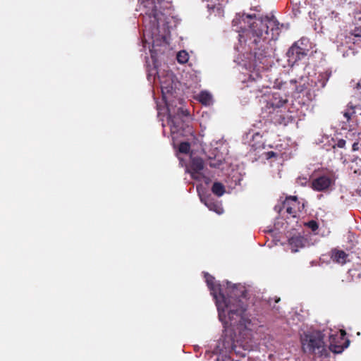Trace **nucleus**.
I'll return each instance as SVG.
<instances>
[{
	"label": "nucleus",
	"instance_id": "nucleus-1",
	"mask_svg": "<svg viewBox=\"0 0 361 361\" xmlns=\"http://www.w3.org/2000/svg\"><path fill=\"white\" fill-rule=\"evenodd\" d=\"M204 278L215 300L219 319L230 326L248 329L251 320L246 315L247 305L244 301L247 297L245 288L240 285H233L228 288L226 296L221 285L215 282L214 276L205 273Z\"/></svg>",
	"mask_w": 361,
	"mask_h": 361
},
{
	"label": "nucleus",
	"instance_id": "nucleus-2",
	"mask_svg": "<svg viewBox=\"0 0 361 361\" xmlns=\"http://www.w3.org/2000/svg\"><path fill=\"white\" fill-rule=\"evenodd\" d=\"M281 32L279 23L274 17L255 18L248 29L238 35L239 42L247 46L256 63L268 66L274 49L272 41L278 39Z\"/></svg>",
	"mask_w": 361,
	"mask_h": 361
},
{
	"label": "nucleus",
	"instance_id": "nucleus-3",
	"mask_svg": "<svg viewBox=\"0 0 361 361\" xmlns=\"http://www.w3.org/2000/svg\"><path fill=\"white\" fill-rule=\"evenodd\" d=\"M183 104L169 103L166 105L168 111L169 125L172 133H180L188 128L187 124L189 120V112L184 109Z\"/></svg>",
	"mask_w": 361,
	"mask_h": 361
},
{
	"label": "nucleus",
	"instance_id": "nucleus-4",
	"mask_svg": "<svg viewBox=\"0 0 361 361\" xmlns=\"http://www.w3.org/2000/svg\"><path fill=\"white\" fill-rule=\"evenodd\" d=\"M302 348L304 353L313 354L318 357H326L328 350L324 341V334L314 331L304 334L301 338Z\"/></svg>",
	"mask_w": 361,
	"mask_h": 361
},
{
	"label": "nucleus",
	"instance_id": "nucleus-5",
	"mask_svg": "<svg viewBox=\"0 0 361 361\" xmlns=\"http://www.w3.org/2000/svg\"><path fill=\"white\" fill-rule=\"evenodd\" d=\"M158 78L161 85L162 98L166 105L169 103L181 104L183 99L178 97L177 84L175 75L171 71L167 72L165 75H161L157 72Z\"/></svg>",
	"mask_w": 361,
	"mask_h": 361
},
{
	"label": "nucleus",
	"instance_id": "nucleus-6",
	"mask_svg": "<svg viewBox=\"0 0 361 361\" xmlns=\"http://www.w3.org/2000/svg\"><path fill=\"white\" fill-rule=\"evenodd\" d=\"M145 8L143 23L145 31L147 30L152 34L159 32L160 16H162L153 0H145L142 2Z\"/></svg>",
	"mask_w": 361,
	"mask_h": 361
},
{
	"label": "nucleus",
	"instance_id": "nucleus-7",
	"mask_svg": "<svg viewBox=\"0 0 361 361\" xmlns=\"http://www.w3.org/2000/svg\"><path fill=\"white\" fill-rule=\"evenodd\" d=\"M301 207H303V205H300L296 196H289L283 202L282 206H276L275 209L280 212L283 209L288 214L295 217L298 213L300 212Z\"/></svg>",
	"mask_w": 361,
	"mask_h": 361
},
{
	"label": "nucleus",
	"instance_id": "nucleus-8",
	"mask_svg": "<svg viewBox=\"0 0 361 361\" xmlns=\"http://www.w3.org/2000/svg\"><path fill=\"white\" fill-rule=\"evenodd\" d=\"M334 183L332 175H322L312 180L311 188L315 191H326Z\"/></svg>",
	"mask_w": 361,
	"mask_h": 361
},
{
	"label": "nucleus",
	"instance_id": "nucleus-9",
	"mask_svg": "<svg viewBox=\"0 0 361 361\" xmlns=\"http://www.w3.org/2000/svg\"><path fill=\"white\" fill-rule=\"evenodd\" d=\"M286 55L288 62L295 63L302 59L307 55V51L305 49L299 47L296 42L289 48Z\"/></svg>",
	"mask_w": 361,
	"mask_h": 361
},
{
	"label": "nucleus",
	"instance_id": "nucleus-10",
	"mask_svg": "<svg viewBox=\"0 0 361 361\" xmlns=\"http://www.w3.org/2000/svg\"><path fill=\"white\" fill-rule=\"evenodd\" d=\"M269 119L276 125L287 126L290 121V117L282 109L276 111H267Z\"/></svg>",
	"mask_w": 361,
	"mask_h": 361
},
{
	"label": "nucleus",
	"instance_id": "nucleus-11",
	"mask_svg": "<svg viewBox=\"0 0 361 361\" xmlns=\"http://www.w3.org/2000/svg\"><path fill=\"white\" fill-rule=\"evenodd\" d=\"M287 99H283L279 93H274L267 102L264 106L265 111H276L282 109L286 104Z\"/></svg>",
	"mask_w": 361,
	"mask_h": 361
},
{
	"label": "nucleus",
	"instance_id": "nucleus-12",
	"mask_svg": "<svg viewBox=\"0 0 361 361\" xmlns=\"http://www.w3.org/2000/svg\"><path fill=\"white\" fill-rule=\"evenodd\" d=\"M204 169V161L200 157H193L190 164V172L193 179L200 180L202 174L201 171Z\"/></svg>",
	"mask_w": 361,
	"mask_h": 361
},
{
	"label": "nucleus",
	"instance_id": "nucleus-13",
	"mask_svg": "<svg viewBox=\"0 0 361 361\" xmlns=\"http://www.w3.org/2000/svg\"><path fill=\"white\" fill-rule=\"evenodd\" d=\"M307 243V239L302 235H294L288 240V244L293 252H296L299 249L304 247Z\"/></svg>",
	"mask_w": 361,
	"mask_h": 361
},
{
	"label": "nucleus",
	"instance_id": "nucleus-14",
	"mask_svg": "<svg viewBox=\"0 0 361 361\" xmlns=\"http://www.w3.org/2000/svg\"><path fill=\"white\" fill-rule=\"evenodd\" d=\"M329 256L333 262L344 264L347 261L348 255L346 254L343 250L334 248L330 251Z\"/></svg>",
	"mask_w": 361,
	"mask_h": 361
},
{
	"label": "nucleus",
	"instance_id": "nucleus-15",
	"mask_svg": "<svg viewBox=\"0 0 361 361\" xmlns=\"http://www.w3.org/2000/svg\"><path fill=\"white\" fill-rule=\"evenodd\" d=\"M198 100L204 105H210L212 102V97L210 93L202 91L197 96Z\"/></svg>",
	"mask_w": 361,
	"mask_h": 361
},
{
	"label": "nucleus",
	"instance_id": "nucleus-16",
	"mask_svg": "<svg viewBox=\"0 0 361 361\" xmlns=\"http://www.w3.org/2000/svg\"><path fill=\"white\" fill-rule=\"evenodd\" d=\"M212 191L217 197H221L225 193L226 190L221 183L214 182L212 187Z\"/></svg>",
	"mask_w": 361,
	"mask_h": 361
},
{
	"label": "nucleus",
	"instance_id": "nucleus-17",
	"mask_svg": "<svg viewBox=\"0 0 361 361\" xmlns=\"http://www.w3.org/2000/svg\"><path fill=\"white\" fill-rule=\"evenodd\" d=\"M330 338L331 339V341L330 345H329V350L331 351H332L333 353H341L343 352L344 348L347 347V345H341L334 344L333 343V341L335 339V337H334L333 336H331Z\"/></svg>",
	"mask_w": 361,
	"mask_h": 361
},
{
	"label": "nucleus",
	"instance_id": "nucleus-18",
	"mask_svg": "<svg viewBox=\"0 0 361 361\" xmlns=\"http://www.w3.org/2000/svg\"><path fill=\"white\" fill-rule=\"evenodd\" d=\"M290 82L295 86V91L298 93L302 92L307 88L306 84L305 82L302 83V78L300 79L299 81L296 80H290Z\"/></svg>",
	"mask_w": 361,
	"mask_h": 361
},
{
	"label": "nucleus",
	"instance_id": "nucleus-19",
	"mask_svg": "<svg viewBox=\"0 0 361 361\" xmlns=\"http://www.w3.org/2000/svg\"><path fill=\"white\" fill-rule=\"evenodd\" d=\"M331 76L330 72L322 73L318 76V82L320 83L321 87H324Z\"/></svg>",
	"mask_w": 361,
	"mask_h": 361
},
{
	"label": "nucleus",
	"instance_id": "nucleus-20",
	"mask_svg": "<svg viewBox=\"0 0 361 361\" xmlns=\"http://www.w3.org/2000/svg\"><path fill=\"white\" fill-rule=\"evenodd\" d=\"M176 59L178 63L183 64L188 61L189 55L188 52L184 50L180 51L177 54Z\"/></svg>",
	"mask_w": 361,
	"mask_h": 361
},
{
	"label": "nucleus",
	"instance_id": "nucleus-21",
	"mask_svg": "<svg viewBox=\"0 0 361 361\" xmlns=\"http://www.w3.org/2000/svg\"><path fill=\"white\" fill-rule=\"evenodd\" d=\"M350 36L353 37V40H360L361 39V28L355 27L352 32H350Z\"/></svg>",
	"mask_w": 361,
	"mask_h": 361
},
{
	"label": "nucleus",
	"instance_id": "nucleus-22",
	"mask_svg": "<svg viewBox=\"0 0 361 361\" xmlns=\"http://www.w3.org/2000/svg\"><path fill=\"white\" fill-rule=\"evenodd\" d=\"M190 149V145L188 142H184L179 145L178 150L181 153L187 154Z\"/></svg>",
	"mask_w": 361,
	"mask_h": 361
},
{
	"label": "nucleus",
	"instance_id": "nucleus-23",
	"mask_svg": "<svg viewBox=\"0 0 361 361\" xmlns=\"http://www.w3.org/2000/svg\"><path fill=\"white\" fill-rule=\"evenodd\" d=\"M205 204L208 207V208L210 210H214L219 214L221 213V212L220 210H221L222 209L220 208L218 204H216V203L210 202V203H205Z\"/></svg>",
	"mask_w": 361,
	"mask_h": 361
},
{
	"label": "nucleus",
	"instance_id": "nucleus-24",
	"mask_svg": "<svg viewBox=\"0 0 361 361\" xmlns=\"http://www.w3.org/2000/svg\"><path fill=\"white\" fill-rule=\"evenodd\" d=\"M350 109H351V111L348 110L343 113V116L345 117V118L346 119V121L348 123L350 122V121L351 120L352 116L355 114L354 107L351 106Z\"/></svg>",
	"mask_w": 361,
	"mask_h": 361
},
{
	"label": "nucleus",
	"instance_id": "nucleus-25",
	"mask_svg": "<svg viewBox=\"0 0 361 361\" xmlns=\"http://www.w3.org/2000/svg\"><path fill=\"white\" fill-rule=\"evenodd\" d=\"M346 144V141L343 139H340L336 143V146L339 148H344Z\"/></svg>",
	"mask_w": 361,
	"mask_h": 361
},
{
	"label": "nucleus",
	"instance_id": "nucleus-26",
	"mask_svg": "<svg viewBox=\"0 0 361 361\" xmlns=\"http://www.w3.org/2000/svg\"><path fill=\"white\" fill-rule=\"evenodd\" d=\"M308 225L312 231H316L318 228V224L315 221H310Z\"/></svg>",
	"mask_w": 361,
	"mask_h": 361
},
{
	"label": "nucleus",
	"instance_id": "nucleus-27",
	"mask_svg": "<svg viewBox=\"0 0 361 361\" xmlns=\"http://www.w3.org/2000/svg\"><path fill=\"white\" fill-rule=\"evenodd\" d=\"M360 149V144L358 142H355L352 145V149L353 152L357 151Z\"/></svg>",
	"mask_w": 361,
	"mask_h": 361
},
{
	"label": "nucleus",
	"instance_id": "nucleus-28",
	"mask_svg": "<svg viewBox=\"0 0 361 361\" xmlns=\"http://www.w3.org/2000/svg\"><path fill=\"white\" fill-rule=\"evenodd\" d=\"M204 180V183L206 184H209V182H210V178L207 177V176H204V175H202V173L200 176V180Z\"/></svg>",
	"mask_w": 361,
	"mask_h": 361
},
{
	"label": "nucleus",
	"instance_id": "nucleus-29",
	"mask_svg": "<svg viewBox=\"0 0 361 361\" xmlns=\"http://www.w3.org/2000/svg\"><path fill=\"white\" fill-rule=\"evenodd\" d=\"M243 20H245V18H247V19H248V18H252V16H251V15H245V14H243Z\"/></svg>",
	"mask_w": 361,
	"mask_h": 361
},
{
	"label": "nucleus",
	"instance_id": "nucleus-30",
	"mask_svg": "<svg viewBox=\"0 0 361 361\" xmlns=\"http://www.w3.org/2000/svg\"><path fill=\"white\" fill-rule=\"evenodd\" d=\"M268 155H269V157H274L276 155V153L271 151V152H268Z\"/></svg>",
	"mask_w": 361,
	"mask_h": 361
},
{
	"label": "nucleus",
	"instance_id": "nucleus-31",
	"mask_svg": "<svg viewBox=\"0 0 361 361\" xmlns=\"http://www.w3.org/2000/svg\"><path fill=\"white\" fill-rule=\"evenodd\" d=\"M238 20L239 19L238 18H235V19L233 20V23L235 24Z\"/></svg>",
	"mask_w": 361,
	"mask_h": 361
}]
</instances>
